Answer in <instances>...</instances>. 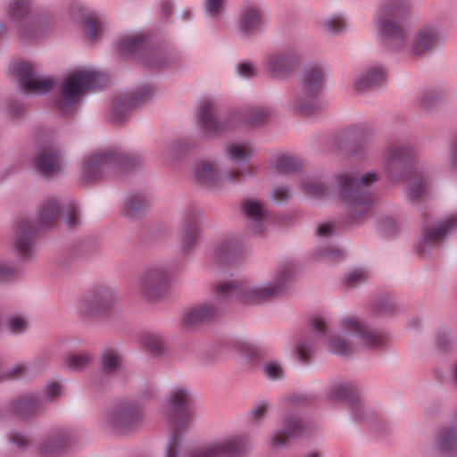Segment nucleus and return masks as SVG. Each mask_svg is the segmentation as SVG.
<instances>
[{
  "label": "nucleus",
  "mask_w": 457,
  "mask_h": 457,
  "mask_svg": "<svg viewBox=\"0 0 457 457\" xmlns=\"http://www.w3.org/2000/svg\"><path fill=\"white\" fill-rule=\"evenodd\" d=\"M294 274L291 264L280 266L273 284L252 286L245 281H224L216 286V294L220 298L237 299L245 304H258L284 290Z\"/></svg>",
  "instance_id": "obj_1"
},
{
  "label": "nucleus",
  "mask_w": 457,
  "mask_h": 457,
  "mask_svg": "<svg viewBox=\"0 0 457 457\" xmlns=\"http://www.w3.org/2000/svg\"><path fill=\"white\" fill-rule=\"evenodd\" d=\"M228 157L240 162V168L228 172L223 178H220L214 164L211 162H199L195 169L196 180L207 187L221 186L225 180L239 182L245 176H251L255 172V168L248 164L246 161L253 155V149L247 142H232L226 148Z\"/></svg>",
  "instance_id": "obj_2"
},
{
  "label": "nucleus",
  "mask_w": 457,
  "mask_h": 457,
  "mask_svg": "<svg viewBox=\"0 0 457 457\" xmlns=\"http://www.w3.org/2000/svg\"><path fill=\"white\" fill-rule=\"evenodd\" d=\"M412 6V0H386L374 16L377 33L395 49H401L407 42L403 21Z\"/></svg>",
  "instance_id": "obj_3"
},
{
  "label": "nucleus",
  "mask_w": 457,
  "mask_h": 457,
  "mask_svg": "<svg viewBox=\"0 0 457 457\" xmlns=\"http://www.w3.org/2000/svg\"><path fill=\"white\" fill-rule=\"evenodd\" d=\"M166 413L170 434L165 457H179L181 437L190 428L193 421L190 395L187 389L176 387L170 392Z\"/></svg>",
  "instance_id": "obj_4"
},
{
  "label": "nucleus",
  "mask_w": 457,
  "mask_h": 457,
  "mask_svg": "<svg viewBox=\"0 0 457 457\" xmlns=\"http://www.w3.org/2000/svg\"><path fill=\"white\" fill-rule=\"evenodd\" d=\"M378 179L374 172H367L361 177L353 173L342 174L337 178L342 198L345 201L353 220H357L369 213L373 199L367 187Z\"/></svg>",
  "instance_id": "obj_5"
},
{
  "label": "nucleus",
  "mask_w": 457,
  "mask_h": 457,
  "mask_svg": "<svg viewBox=\"0 0 457 457\" xmlns=\"http://www.w3.org/2000/svg\"><path fill=\"white\" fill-rule=\"evenodd\" d=\"M106 81L105 75L93 70H78L71 72L60 87V95L55 104L57 109L63 114L72 112L87 90L98 88Z\"/></svg>",
  "instance_id": "obj_6"
},
{
  "label": "nucleus",
  "mask_w": 457,
  "mask_h": 457,
  "mask_svg": "<svg viewBox=\"0 0 457 457\" xmlns=\"http://www.w3.org/2000/svg\"><path fill=\"white\" fill-rule=\"evenodd\" d=\"M324 83L323 71L320 66L304 70L300 87L295 90L290 101L292 110L305 116L318 113L323 107L320 94Z\"/></svg>",
  "instance_id": "obj_7"
},
{
  "label": "nucleus",
  "mask_w": 457,
  "mask_h": 457,
  "mask_svg": "<svg viewBox=\"0 0 457 457\" xmlns=\"http://www.w3.org/2000/svg\"><path fill=\"white\" fill-rule=\"evenodd\" d=\"M136 158L121 154L117 150H103L89 156L82 169V178L90 182L118 168L128 169L135 166Z\"/></svg>",
  "instance_id": "obj_8"
},
{
  "label": "nucleus",
  "mask_w": 457,
  "mask_h": 457,
  "mask_svg": "<svg viewBox=\"0 0 457 457\" xmlns=\"http://www.w3.org/2000/svg\"><path fill=\"white\" fill-rule=\"evenodd\" d=\"M252 446L253 444L246 436L229 435L192 449L188 457H241Z\"/></svg>",
  "instance_id": "obj_9"
},
{
  "label": "nucleus",
  "mask_w": 457,
  "mask_h": 457,
  "mask_svg": "<svg viewBox=\"0 0 457 457\" xmlns=\"http://www.w3.org/2000/svg\"><path fill=\"white\" fill-rule=\"evenodd\" d=\"M119 48L121 54H136L144 65L152 69H159L166 63L162 54L154 48H151L143 34L127 36L120 44Z\"/></svg>",
  "instance_id": "obj_10"
},
{
  "label": "nucleus",
  "mask_w": 457,
  "mask_h": 457,
  "mask_svg": "<svg viewBox=\"0 0 457 457\" xmlns=\"http://www.w3.org/2000/svg\"><path fill=\"white\" fill-rule=\"evenodd\" d=\"M300 61V54L296 48L288 47L269 53L262 65L273 78L284 79L289 78Z\"/></svg>",
  "instance_id": "obj_11"
},
{
  "label": "nucleus",
  "mask_w": 457,
  "mask_h": 457,
  "mask_svg": "<svg viewBox=\"0 0 457 457\" xmlns=\"http://www.w3.org/2000/svg\"><path fill=\"white\" fill-rule=\"evenodd\" d=\"M12 72L17 77L20 87L24 92L45 94L55 86L52 78L39 77L34 66L26 62H16L11 66Z\"/></svg>",
  "instance_id": "obj_12"
},
{
  "label": "nucleus",
  "mask_w": 457,
  "mask_h": 457,
  "mask_svg": "<svg viewBox=\"0 0 457 457\" xmlns=\"http://www.w3.org/2000/svg\"><path fill=\"white\" fill-rule=\"evenodd\" d=\"M170 277L161 268L147 270L137 280V289L144 297L150 300L160 299L168 290Z\"/></svg>",
  "instance_id": "obj_13"
},
{
  "label": "nucleus",
  "mask_w": 457,
  "mask_h": 457,
  "mask_svg": "<svg viewBox=\"0 0 457 457\" xmlns=\"http://www.w3.org/2000/svg\"><path fill=\"white\" fill-rule=\"evenodd\" d=\"M341 327L349 334L354 335L363 346L375 349L382 347L386 342V337L384 333L367 327L357 318L347 317L343 319Z\"/></svg>",
  "instance_id": "obj_14"
},
{
  "label": "nucleus",
  "mask_w": 457,
  "mask_h": 457,
  "mask_svg": "<svg viewBox=\"0 0 457 457\" xmlns=\"http://www.w3.org/2000/svg\"><path fill=\"white\" fill-rule=\"evenodd\" d=\"M140 411L131 404H124L109 411L104 415V422L120 434L135 428L140 420Z\"/></svg>",
  "instance_id": "obj_15"
},
{
  "label": "nucleus",
  "mask_w": 457,
  "mask_h": 457,
  "mask_svg": "<svg viewBox=\"0 0 457 457\" xmlns=\"http://www.w3.org/2000/svg\"><path fill=\"white\" fill-rule=\"evenodd\" d=\"M457 230V213L443 220L438 226L426 228L418 245L420 255L428 253L432 249L438 247L445 237Z\"/></svg>",
  "instance_id": "obj_16"
},
{
  "label": "nucleus",
  "mask_w": 457,
  "mask_h": 457,
  "mask_svg": "<svg viewBox=\"0 0 457 457\" xmlns=\"http://www.w3.org/2000/svg\"><path fill=\"white\" fill-rule=\"evenodd\" d=\"M117 296L108 287H99L86 295L81 302V310L87 315L104 314L111 311Z\"/></svg>",
  "instance_id": "obj_17"
},
{
  "label": "nucleus",
  "mask_w": 457,
  "mask_h": 457,
  "mask_svg": "<svg viewBox=\"0 0 457 457\" xmlns=\"http://www.w3.org/2000/svg\"><path fill=\"white\" fill-rule=\"evenodd\" d=\"M154 95V89L149 85L140 87L133 95L121 96L112 104L111 117L114 122H121L127 117L129 108L137 107L147 102Z\"/></svg>",
  "instance_id": "obj_18"
},
{
  "label": "nucleus",
  "mask_w": 457,
  "mask_h": 457,
  "mask_svg": "<svg viewBox=\"0 0 457 457\" xmlns=\"http://www.w3.org/2000/svg\"><path fill=\"white\" fill-rule=\"evenodd\" d=\"M414 159V150L409 145L390 146L386 154L385 169L391 179L398 178V171L405 170Z\"/></svg>",
  "instance_id": "obj_19"
},
{
  "label": "nucleus",
  "mask_w": 457,
  "mask_h": 457,
  "mask_svg": "<svg viewBox=\"0 0 457 457\" xmlns=\"http://www.w3.org/2000/svg\"><path fill=\"white\" fill-rule=\"evenodd\" d=\"M29 3L28 0H14L10 4V14L19 22V34L21 37L34 39L40 34L36 29L35 18L30 17Z\"/></svg>",
  "instance_id": "obj_20"
},
{
  "label": "nucleus",
  "mask_w": 457,
  "mask_h": 457,
  "mask_svg": "<svg viewBox=\"0 0 457 457\" xmlns=\"http://www.w3.org/2000/svg\"><path fill=\"white\" fill-rule=\"evenodd\" d=\"M441 39L439 29L436 25L426 24L417 30L411 41V54L421 56L436 47Z\"/></svg>",
  "instance_id": "obj_21"
},
{
  "label": "nucleus",
  "mask_w": 457,
  "mask_h": 457,
  "mask_svg": "<svg viewBox=\"0 0 457 457\" xmlns=\"http://www.w3.org/2000/svg\"><path fill=\"white\" fill-rule=\"evenodd\" d=\"M35 169L44 176H54L62 168V159L53 146L43 147L33 162Z\"/></svg>",
  "instance_id": "obj_22"
},
{
  "label": "nucleus",
  "mask_w": 457,
  "mask_h": 457,
  "mask_svg": "<svg viewBox=\"0 0 457 457\" xmlns=\"http://www.w3.org/2000/svg\"><path fill=\"white\" fill-rule=\"evenodd\" d=\"M220 311V307L214 302L204 303L188 310L183 318V324L187 327H194L212 320Z\"/></svg>",
  "instance_id": "obj_23"
},
{
  "label": "nucleus",
  "mask_w": 457,
  "mask_h": 457,
  "mask_svg": "<svg viewBox=\"0 0 457 457\" xmlns=\"http://www.w3.org/2000/svg\"><path fill=\"white\" fill-rule=\"evenodd\" d=\"M36 230L32 225L22 220L19 223L14 237V248L21 257L28 258L34 250Z\"/></svg>",
  "instance_id": "obj_24"
},
{
  "label": "nucleus",
  "mask_w": 457,
  "mask_h": 457,
  "mask_svg": "<svg viewBox=\"0 0 457 457\" xmlns=\"http://www.w3.org/2000/svg\"><path fill=\"white\" fill-rule=\"evenodd\" d=\"M215 104L211 100L204 101L198 112V120L206 133L217 134L227 129V127L217 120L215 116Z\"/></svg>",
  "instance_id": "obj_25"
},
{
  "label": "nucleus",
  "mask_w": 457,
  "mask_h": 457,
  "mask_svg": "<svg viewBox=\"0 0 457 457\" xmlns=\"http://www.w3.org/2000/svg\"><path fill=\"white\" fill-rule=\"evenodd\" d=\"M245 215L252 222V229L255 234L262 233L267 220L265 207L257 200L247 199L243 203Z\"/></svg>",
  "instance_id": "obj_26"
},
{
  "label": "nucleus",
  "mask_w": 457,
  "mask_h": 457,
  "mask_svg": "<svg viewBox=\"0 0 457 457\" xmlns=\"http://www.w3.org/2000/svg\"><path fill=\"white\" fill-rule=\"evenodd\" d=\"M385 71L381 66L374 65L366 70L354 81V88L357 91L370 89L384 82Z\"/></svg>",
  "instance_id": "obj_27"
},
{
  "label": "nucleus",
  "mask_w": 457,
  "mask_h": 457,
  "mask_svg": "<svg viewBox=\"0 0 457 457\" xmlns=\"http://www.w3.org/2000/svg\"><path fill=\"white\" fill-rule=\"evenodd\" d=\"M303 430V424L298 420H289L287 424V429L279 430L271 436V445L275 448H280L287 445L292 439L301 435Z\"/></svg>",
  "instance_id": "obj_28"
},
{
  "label": "nucleus",
  "mask_w": 457,
  "mask_h": 457,
  "mask_svg": "<svg viewBox=\"0 0 457 457\" xmlns=\"http://www.w3.org/2000/svg\"><path fill=\"white\" fill-rule=\"evenodd\" d=\"M262 22V12L256 7H247L242 14L240 32L244 35H251L261 29Z\"/></svg>",
  "instance_id": "obj_29"
},
{
  "label": "nucleus",
  "mask_w": 457,
  "mask_h": 457,
  "mask_svg": "<svg viewBox=\"0 0 457 457\" xmlns=\"http://www.w3.org/2000/svg\"><path fill=\"white\" fill-rule=\"evenodd\" d=\"M180 233L182 246L185 251H188L195 245L199 235L196 218L194 213L186 216Z\"/></svg>",
  "instance_id": "obj_30"
},
{
  "label": "nucleus",
  "mask_w": 457,
  "mask_h": 457,
  "mask_svg": "<svg viewBox=\"0 0 457 457\" xmlns=\"http://www.w3.org/2000/svg\"><path fill=\"white\" fill-rule=\"evenodd\" d=\"M241 250L233 241L222 242L213 249V258L217 262L232 263L237 260Z\"/></svg>",
  "instance_id": "obj_31"
},
{
  "label": "nucleus",
  "mask_w": 457,
  "mask_h": 457,
  "mask_svg": "<svg viewBox=\"0 0 457 457\" xmlns=\"http://www.w3.org/2000/svg\"><path fill=\"white\" fill-rule=\"evenodd\" d=\"M59 216V206L55 200H46L41 207L37 218V225L41 228L52 227Z\"/></svg>",
  "instance_id": "obj_32"
},
{
  "label": "nucleus",
  "mask_w": 457,
  "mask_h": 457,
  "mask_svg": "<svg viewBox=\"0 0 457 457\" xmlns=\"http://www.w3.org/2000/svg\"><path fill=\"white\" fill-rule=\"evenodd\" d=\"M139 342L148 353L154 355L162 353L165 348L163 338L152 332L141 333Z\"/></svg>",
  "instance_id": "obj_33"
},
{
  "label": "nucleus",
  "mask_w": 457,
  "mask_h": 457,
  "mask_svg": "<svg viewBox=\"0 0 457 457\" xmlns=\"http://www.w3.org/2000/svg\"><path fill=\"white\" fill-rule=\"evenodd\" d=\"M41 406L39 399L34 395H25L18 399L13 406L14 411L21 417H29L37 412Z\"/></svg>",
  "instance_id": "obj_34"
},
{
  "label": "nucleus",
  "mask_w": 457,
  "mask_h": 457,
  "mask_svg": "<svg viewBox=\"0 0 457 457\" xmlns=\"http://www.w3.org/2000/svg\"><path fill=\"white\" fill-rule=\"evenodd\" d=\"M428 179L421 172L415 171L408 179L407 191L412 198H420L428 191Z\"/></svg>",
  "instance_id": "obj_35"
},
{
  "label": "nucleus",
  "mask_w": 457,
  "mask_h": 457,
  "mask_svg": "<svg viewBox=\"0 0 457 457\" xmlns=\"http://www.w3.org/2000/svg\"><path fill=\"white\" fill-rule=\"evenodd\" d=\"M437 444L440 450L445 453H455L457 452V432L455 429H443L437 437Z\"/></svg>",
  "instance_id": "obj_36"
},
{
  "label": "nucleus",
  "mask_w": 457,
  "mask_h": 457,
  "mask_svg": "<svg viewBox=\"0 0 457 457\" xmlns=\"http://www.w3.org/2000/svg\"><path fill=\"white\" fill-rule=\"evenodd\" d=\"M92 355L89 353H79L68 355L64 366L71 370L80 371L92 363Z\"/></svg>",
  "instance_id": "obj_37"
},
{
  "label": "nucleus",
  "mask_w": 457,
  "mask_h": 457,
  "mask_svg": "<svg viewBox=\"0 0 457 457\" xmlns=\"http://www.w3.org/2000/svg\"><path fill=\"white\" fill-rule=\"evenodd\" d=\"M148 206L147 199L142 195H132L124 208L125 215L136 217L145 211Z\"/></svg>",
  "instance_id": "obj_38"
},
{
  "label": "nucleus",
  "mask_w": 457,
  "mask_h": 457,
  "mask_svg": "<svg viewBox=\"0 0 457 457\" xmlns=\"http://www.w3.org/2000/svg\"><path fill=\"white\" fill-rule=\"evenodd\" d=\"M301 167L298 158L291 155H281L276 162V170L278 173L287 174L297 170Z\"/></svg>",
  "instance_id": "obj_39"
},
{
  "label": "nucleus",
  "mask_w": 457,
  "mask_h": 457,
  "mask_svg": "<svg viewBox=\"0 0 457 457\" xmlns=\"http://www.w3.org/2000/svg\"><path fill=\"white\" fill-rule=\"evenodd\" d=\"M328 349L329 352L341 355L348 356L353 352V346L348 344L345 340L341 337H334L329 338Z\"/></svg>",
  "instance_id": "obj_40"
},
{
  "label": "nucleus",
  "mask_w": 457,
  "mask_h": 457,
  "mask_svg": "<svg viewBox=\"0 0 457 457\" xmlns=\"http://www.w3.org/2000/svg\"><path fill=\"white\" fill-rule=\"evenodd\" d=\"M303 191L304 193L311 197L316 198V199H321L326 197L327 195V187L315 180V179H310L308 181H305L303 184Z\"/></svg>",
  "instance_id": "obj_41"
},
{
  "label": "nucleus",
  "mask_w": 457,
  "mask_h": 457,
  "mask_svg": "<svg viewBox=\"0 0 457 457\" xmlns=\"http://www.w3.org/2000/svg\"><path fill=\"white\" fill-rule=\"evenodd\" d=\"M120 365V356L113 349H106L102 356V367L106 372H111L118 369Z\"/></svg>",
  "instance_id": "obj_42"
},
{
  "label": "nucleus",
  "mask_w": 457,
  "mask_h": 457,
  "mask_svg": "<svg viewBox=\"0 0 457 457\" xmlns=\"http://www.w3.org/2000/svg\"><path fill=\"white\" fill-rule=\"evenodd\" d=\"M270 117V111L264 107H254L248 111L246 122L251 126H260Z\"/></svg>",
  "instance_id": "obj_43"
},
{
  "label": "nucleus",
  "mask_w": 457,
  "mask_h": 457,
  "mask_svg": "<svg viewBox=\"0 0 457 457\" xmlns=\"http://www.w3.org/2000/svg\"><path fill=\"white\" fill-rule=\"evenodd\" d=\"M323 27L330 34H339L347 29V23L343 16L332 15L324 21Z\"/></svg>",
  "instance_id": "obj_44"
},
{
  "label": "nucleus",
  "mask_w": 457,
  "mask_h": 457,
  "mask_svg": "<svg viewBox=\"0 0 457 457\" xmlns=\"http://www.w3.org/2000/svg\"><path fill=\"white\" fill-rule=\"evenodd\" d=\"M65 446V438L59 436L52 438L40 446V452L47 456H52L57 453L62 447Z\"/></svg>",
  "instance_id": "obj_45"
},
{
  "label": "nucleus",
  "mask_w": 457,
  "mask_h": 457,
  "mask_svg": "<svg viewBox=\"0 0 457 457\" xmlns=\"http://www.w3.org/2000/svg\"><path fill=\"white\" fill-rule=\"evenodd\" d=\"M84 24L92 40H96L101 30V23L94 14L88 13L84 17Z\"/></svg>",
  "instance_id": "obj_46"
},
{
  "label": "nucleus",
  "mask_w": 457,
  "mask_h": 457,
  "mask_svg": "<svg viewBox=\"0 0 457 457\" xmlns=\"http://www.w3.org/2000/svg\"><path fill=\"white\" fill-rule=\"evenodd\" d=\"M7 328L12 333L19 334L27 329L28 321L22 316H12L8 320Z\"/></svg>",
  "instance_id": "obj_47"
},
{
  "label": "nucleus",
  "mask_w": 457,
  "mask_h": 457,
  "mask_svg": "<svg viewBox=\"0 0 457 457\" xmlns=\"http://www.w3.org/2000/svg\"><path fill=\"white\" fill-rule=\"evenodd\" d=\"M368 276V273L363 270H354L346 275L345 283L348 287H356L365 281Z\"/></svg>",
  "instance_id": "obj_48"
},
{
  "label": "nucleus",
  "mask_w": 457,
  "mask_h": 457,
  "mask_svg": "<svg viewBox=\"0 0 457 457\" xmlns=\"http://www.w3.org/2000/svg\"><path fill=\"white\" fill-rule=\"evenodd\" d=\"M329 395L335 400H345L350 395V389L346 385L335 384L331 386Z\"/></svg>",
  "instance_id": "obj_49"
},
{
  "label": "nucleus",
  "mask_w": 457,
  "mask_h": 457,
  "mask_svg": "<svg viewBox=\"0 0 457 457\" xmlns=\"http://www.w3.org/2000/svg\"><path fill=\"white\" fill-rule=\"evenodd\" d=\"M319 257L328 261L340 260L343 258V252L337 247H325L319 252Z\"/></svg>",
  "instance_id": "obj_50"
},
{
  "label": "nucleus",
  "mask_w": 457,
  "mask_h": 457,
  "mask_svg": "<svg viewBox=\"0 0 457 457\" xmlns=\"http://www.w3.org/2000/svg\"><path fill=\"white\" fill-rule=\"evenodd\" d=\"M17 269L9 263L0 261V281H7L14 278Z\"/></svg>",
  "instance_id": "obj_51"
},
{
  "label": "nucleus",
  "mask_w": 457,
  "mask_h": 457,
  "mask_svg": "<svg viewBox=\"0 0 457 457\" xmlns=\"http://www.w3.org/2000/svg\"><path fill=\"white\" fill-rule=\"evenodd\" d=\"M237 72L241 77L250 79L257 75V69L253 63L244 62L237 65Z\"/></svg>",
  "instance_id": "obj_52"
},
{
  "label": "nucleus",
  "mask_w": 457,
  "mask_h": 457,
  "mask_svg": "<svg viewBox=\"0 0 457 457\" xmlns=\"http://www.w3.org/2000/svg\"><path fill=\"white\" fill-rule=\"evenodd\" d=\"M263 370L266 376L272 379L280 378L283 375V370L278 363H267Z\"/></svg>",
  "instance_id": "obj_53"
},
{
  "label": "nucleus",
  "mask_w": 457,
  "mask_h": 457,
  "mask_svg": "<svg viewBox=\"0 0 457 457\" xmlns=\"http://www.w3.org/2000/svg\"><path fill=\"white\" fill-rule=\"evenodd\" d=\"M66 223L69 228H75L79 223V211L75 204L70 205L67 210Z\"/></svg>",
  "instance_id": "obj_54"
},
{
  "label": "nucleus",
  "mask_w": 457,
  "mask_h": 457,
  "mask_svg": "<svg viewBox=\"0 0 457 457\" xmlns=\"http://www.w3.org/2000/svg\"><path fill=\"white\" fill-rule=\"evenodd\" d=\"M311 326L318 335L324 336L326 334L327 324L322 317L314 316L311 320Z\"/></svg>",
  "instance_id": "obj_55"
},
{
  "label": "nucleus",
  "mask_w": 457,
  "mask_h": 457,
  "mask_svg": "<svg viewBox=\"0 0 457 457\" xmlns=\"http://www.w3.org/2000/svg\"><path fill=\"white\" fill-rule=\"evenodd\" d=\"M225 0H205L206 12L212 15L218 13L221 11Z\"/></svg>",
  "instance_id": "obj_56"
},
{
  "label": "nucleus",
  "mask_w": 457,
  "mask_h": 457,
  "mask_svg": "<svg viewBox=\"0 0 457 457\" xmlns=\"http://www.w3.org/2000/svg\"><path fill=\"white\" fill-rule=\"evenodd\" d=\"M291 196V193L287 187H278L273 190L272 197L277 202H286Z\"/></svg>",
  "instance_id": "obj_57"
},
{
  "label": "nucleus",
  "mask_w": 457,
  "mask_h": 457,
  "mask_svg": "<svg viewBox=\"0 0 457 457\" xmlns=\"http://www.w3.org/2000/svg\"><path fill=\"white\" fill-rule=\"evenodd\" d=\"M298 358L303 363L309 361L311 357V348L310 345L305 343H301L296 346Z\"/></svg>",
  "instance_id": "obj_58"
},
{
  "label": "nucleus",
  "mask_w": 457,
  "mask_h": 457,
  "mask_svg": "<svg viewBox=\"0 0 457 457\" xmlns=\"http://www.w3.org/2000/svg\"><path fill=\"white\" fill-rule=\"evenodd\" d=\"M267 409V403H261L252 410L250 415L253 420H260L265 415Z\"/></svg>",
  "instance_id": "obj_59"
},
{
  "label": "nucleus",
  "mask_w": 457,
  "mask_h": 457,
  "mask_svg": "<svg viewBox=\"0 0 457 457\" xmlns=\"http://www.w3.org/2000/svg\"><path fill=\"white\" fill-rule=\"evenodd\" d=\"M11 441L20 448H25L29 445V439L22 434L14 433L11 436Z\"/></svg>",
  "instance_id": "obj_60"
},
{
  "label": "nucleus",
  "mask_w": 457,
  "mask_h": 457,
  "mask_svg": "<svg viewBox=\"0 0 457 457\" xmlns=\"http://www.w3.org/2000/svg\"><path fill=\"white\" fill-rule=\"evenodd\" d=\"M46 392L51 399L56 398L62 392L61 385L57 382H53L47 385Z\"/></svg>",
  "instance_id": "obj_61"
},
{
  "label": "nucleus",
  "mask_w": 457,
  "mask_h": 457,
  "mask_svg": "<svg viewBox=\"0 0 457 457\" xmlns=\"http://www.w3.org/2000/svg\"><path fill=\"white\" fill-rule=\"evenodd\" d=\"M334 231V227L331 223H323L318 227L317 234L321 237L330 235Z\"/></svg>",
  "instance_id": "obj_62"
},
{
  "label": "nucleus",
  "mask_w": 457,
  "mask_h": 457,
  "mask_svg": "<svg viewBox=\"0 0 457 457\" xmlns=\"http://www.w3.org/2000/svg\"><path fill=\"white\" fill-rule=\"evenodd\" d=\"M450 162L453 167L457 168V137L454 138L450 155Z\"/></svg>",
  "instance_id": "obj_63"
},
{
  "label": "nucleus",
  "mask_w": 457,
  "mask_h": 457,
  "mask_svg": "<svg viewBox=\"0 0 457 457\" xmlns=\"http://www.w3.org/2000/svg\"><path fill=\"white\" fill-rule=\"evenodd\" d=\"M435 94L433 92H427L425 93L421 98H420V104L423 105L425 108L429 107V101L434 100Z\"/></svg>",
  "instance_id": "obj_64"
}]
</instances>
